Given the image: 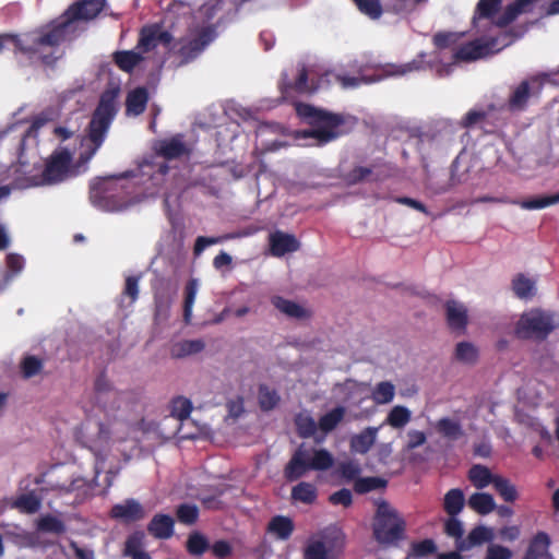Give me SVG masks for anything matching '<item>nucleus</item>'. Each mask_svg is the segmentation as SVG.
<instances>
[{"label":"nucleus","mask_w":559,"mask_h":559,"mask_svg":"<svg viewBox=\"0 0 559 559\" xmlns=\"http://www.w3.org/2000/svg\"><path fill=\"white\" fill-rule=\"evenodd\" d=\"M167 171L164 160H144L134 170L92 182L90 199L104 211H123L140 201L141 195H154Z\"/></svg>","instance_id":"1"},{"label":"nucleus","mask_w":559,"mask_h":559,"mask_svg":"<svg viewBox=\"0 0 559 559\" xmlns=\"http://www.w3.org/2000/svg\"><path fill=\"white\" fill-rule=\"evenodd\" d=\"M38 146L20 144L19 163L9 169L11 188L27 189L60 183L81 173L80 166H72V154L63 147L57 148L43 165Z\"/></svg>","instance_id":"2"},{"label":"nucleus","mask_w":559,"mask_h":559,"mask_svg":"<svg viewBox=\"0 0 559 559\" xmlns=\"http://www.w3.org/2000/svg\"><path fill=\"white\" fill-rule=\"evenodd\" d=\"M425 57L424 53L419 55V59ZM348 68L353 70L356 75H348L333 70H326L319 74L314 69H307L301 66L298 69V76L294 83V88L299 93L314 92L324 83L330 84L332 79L337 81L343 88H353L359 86L361 83H373L390 76H401L411 73L415 70L424 68L421 60H413L403 64L388 63L377 69V74L368 76L365 74V67L357 60L348 63Z\"/></svg>","instance_id":"3"},{"label":"nucleus","mask_w":559,"mask_h":559,"mask_svg":"<svg viewBox=\"0 0 559 559\" xmlns=\"http://www.w3.org/2000/svg\"><path fill=\"white\" fill-rule=\"evenodd\" d=\"M105 0H83L71 5L64 14L52 25V28L44 35L27 34L24 41L32 47L29 53L41 55L43 61L51 63L45 55V47H53L72 37L78 29V23L88 21L98 15L104 7Z\"/></svg>","instance_id":"4"},{"label":"nucleus","mask_w":559,"mask_h":559,"mask_svg":"<svg viewBox=\"0 0 559 559\" xmlns=\"http://www.w3.org/2000/svg\"><path fill=\"white\" fill-rule=\"evenodd\" d=\"M133 426L122 420L99 421L92 427L91 423H83L78 431V440L96 456L104 459V454L115 442H123L131 437Z\"/></svg>","instance_id":"5"},{"label":"nucleus","mask_w":559,"mask_h":559,"mask_svg":"<svg viewBox=\"0 0 559 559\" xmlns=\"http://www.w3.org/2000/svg\"><path fill=\"white\" fill-rule=\"evenodd\" d=\"M296 110L298 116L306 119L310 124L309 129L298 133L302 138H312L318 144H325L340 135L338 128L344 122L342 116L331 114L308 104H298Z\"/></svg>","instance_id":"6"},{"label":"nucleus","mask_w":559,"mask_h":559,"mask_svg":"<svg viewBox=\"0 0 559 559\" xmlns=\"http://www.w3.org/2000/svg\"><path fill=\"white\" fill-rule=\"evenodd\" d=\"M117 96L116 91H107L100 97L90 123V133L84 139V145L88 148V153L83 159L84 164L88 163L106 139L107 131L117 112Z\"/></svg>","instance_id":"7"},{"label":"nucleus","mask_w":559,"mask_h":559,"mask_svg":"<svg viewBox=\"0 0 559 559\" xmlns=\"http://www.w3.org/2000/svg\"><path fill=\"white\" fill-rule=\"evenodd\" d=\"M334 465V456L326 449L298 447L284 468L287 480L294 481L311 471L324 472Z\"/></svg>","instance_id":"8"},{"label":"nucleus","mask_w":559,"mask_h":559,"mask_svg":"<svg viewBox=\"0 0 559 559\" xmlns=\"http://www.w3.org/2000/svg\"><path fill=\"white\" fill-rule=\"evenodd\" d=\"M479 35L480 37L476 40L467 43L455 50L453 58L461 61H475L499 52L514 40L508 33L503 35L493 33Z\"/></svg>","instance_id":"9"},{"label":"nucleus","mask_w":559,"mask_h":559,"mask_svg":"<svg viewBox=\"0 0 559 559\" xmlns=\"http://www.w3.org/2000/svg\"><path fill=\"white\" fill-rule=\"evenodd\" d=\"M559 325V319L552 312L532 309L521 316L515 333L521 338H546Z\"/></svg>","instance_id":"10"},{"label":"nucleus","mask_w":559,"mask_h":559,"mask_svg":"<svg viewBox=\"0 0 559 559\" xmlns=\"http://www.w3.org/2000/svg\"><path fill=\"white\" fill-rule=\"evenodd\" d=\"M404 523L399 514L388 503L382 502L378 507L373 534L380 544H391L400 539L403 533Z\"/></svg>","instance_id":"11"},{"label":"nucleus","mask_w":559,"mask_h":559,"mask_svg":"<svg viewBox=\"0 0 559 559\" xmlns=\"http://www.w3.org/2000/svg\"><path fill=\"white\" fill-rule=\"evenodd\" d=\"M216 32L212 26L191 28L179 41L177 55L180 63L185 64L194 60L215 39Z\"/></svg>","instance_id":"12"},{"label":"nucleus","mask_w":559,"mask_h":559,"mask_svg":"<svg viewBox=\"0 0 559 559\" xmlns=\"http://www.w3.org/2000/svg\"><path fill=\"white\" fill-rule=\"evenodd\" d=\"M543 80L537 76H530L520 83L511 86L507 109L511 112H520L527 108L532 98L538 97L543 90Z\"/></svg>","instance_id":"13"},{"label":"nucleus","mask_w":559,"mask_h":559,"mask_svg":"<svg viewBox=\"0 0 559 559\" xmlns=\"http://www.w3.org/2000/svg\"><path fill=\"white\" fill-rule=\"evenodd\" d=\"M122 400V393L117 391L104 376L96 379L93 403L100 411L108 415L112 414L120 408Z\"/></svg>","instance_id":"14"},{"label":"nucleus","mask_w":559,"mask_h":559,"mask_svg":"<svg viewBox=\"0 0 559 559\" xmlns=\"http://www.w3.org/2000/svg\"><path fill=\"white\" fill-rule=\"evenodd\" d=\"M39 134L56 135L61 140H67L72 135V132L63 127H56L52 122L43 117H37L26 133L22 138V147L28 150V146H38Z\"/></svg>","instance_id":"15"},{"label":"nucleus","mask_w":559,"mask_h":559,"mask_svg":"<svg viewBox=\"0 0 559 559\" xmlns=\"http://www.w3.org/2000/svg\"><path fill=\"white\" fill-rule=\"evenodd\" d=\"M173 35L160 24H151L144 26L140 33V39L136 49L147 53L158 46L168 48L171 44Z\"/></svg>","instance_id":"16"},{"label":"nucleus","mask_w":559,"mask_h":559,"mask_svg":"<svg viewBox=\"0 0 559 559\" xmlns=\"http://www.w3.org/2000/svg\"><path fill=\"white\" fill-rule=\"evenodd\" d=\"M111 518L123 522H136L145 518L142 504L135 499H127L111 508Z\"/></svg>","instance_id":"17"},{"label":"nucleus","mask_w":559,"mask_h":559,"mask_svg":"<svg viewBox=\"0 0 559 559\" xmlns=\"http://www.w3.org/2000/svg\"><path fill=\"white\" fill-rule=\"evenodd\" d=\"M271 302L278 312L289 319L306 320L311 317V311L308 308L294 300L273 296Z\"/></svg>","instance_id":"18"},{"label":"nucleus","mask_w":559,"mask_h":559,"mask_svg":"<svg viewBox=\"0 0 559 559\" xmlns=\"http://www.w3.org/2000/svg\"><path fill=\"white\" fill-rule=\"evenodd\" d=\"M190 148L183 141L181 134H177L170 139L163 140L156 145V152L159 156L173 159L188 154Z\"/></svg>","instance_id":"19"},{"label":"nucleus","mask_w":559,"mask_h":559,"mask_svg":"<svg viewBox=\"0 0 559 559\" xmlns=\"http://www.w3.org/2000/svg\"><path fill=\"white\" fill-rule=\"evenodd\" d=\"M270 247L273 255L283 257L298 250L299 242L295 236L277 230L270 235Z\"/></svg>","instance_id":"20"},{"label":"nucleus","mask_w":559,"mask_h":559,"mask_svg":"<svg viewBox=\"0 0 559 559\" xmlns=\"http://www.w3.org/2000/svg\"><path fill=\"white\" fill-rule=\"evenodd\" d=\"M550 537L545 532H538L531 540L523 559H552L549 551Z\"/></svg>","instance_id":"21"},{"label":"nucleus","mask_w":559,"mask_h":559,"mask_svg":"<svg viewBox=\"0 0 559 559\" xmlns=\"http://www.w3.org/2000/svg\"><path fill=\"white\" fill-rule=\"evenodd\" d=\"M495 538L493 530L484 525L474 527L467 538L457 543L459 551H467L475 546H479L486 542H491Z\"/></svg>","instance_id":"22"},{"label":"nucleus","mask_w":559,"mask_h":559,"mask_svg":"<svg viewBox=\"0 0 559 559\" xmlns=\"http://www.w3.org/2000/svg\"><path fill=\"white\" fill-rule=\"evenodd\" d=\"M380 427H367L361 432L350 438V450L355 453L365 454L374 444Z\"/></svg>","instance_id":"23"},{"label":"nucleus","mask_w":559,"mask_h":559,"mask_svg":"<svg viewBox=\"0 0 559 559\" xmlns=\"http://www.w3.org/2000/svg\"><path fill=\"white\" fill-rule=\"evenodd\" d=\"M175 521L170 515L156 514L147 525L151 535L158 539H167L174 534Z\"/></svg>","instance_id":"24"},{"label":"nucleus","mask_w":559,"mask_h":559,"mask_svg":"<svg viewBox=\"0 0 559 559\" xmlns=\"http://www.w3.org/2000/svg\"><path fill=\"white\" fill-rule=\"evenodd\" d=\"M143 55L144 52L135 47L133 50L115 52L114 60L120 70L131 73L145 59Z\"/></svg>","instance_id":"25"},{"label":"nucleus","mask_w":559,"mask_h":559,"mask_svg":"<svg viewBox=\"0 0 559 559\" xmlns=\"http://www.w3.org/2000/svg\"><path fill=\"white\" fill-rule=\"evenodd\" d=\"M445 309L449 325L455 330H464L467 323L466 307L459 301L449 300Z\"/></svg>","instance_id":"26"},{"label":"nucleus","mask_w":559,"mask_h":559,"mask_svg":"<svg viewBox=\"0 0 559 559\" xmlns=\"http://www.w3.org/2000/svg\"><path fill=\"white\" fill-rule=\"evenodd\" d=\"M148 100L147 91L144 87H139L131 91L126 100V111L128 116H139L142 114Z\"/></svg>","instance_id":"27"},{"label":"nucleus","mask_w":559,"mask_h":559,"mask_svg":"<svg viewBox=\"0 0 559 559\" xmlns=\"http://www.w3.org/2000/svg\"><path fill=\"white\" fill-rule=\"evenodd\" d=\"M496 477H498V474L491 473L487 466L481 464H475L468 471V479L477 489L493 485Z\"/></svg>","instance_id":"28"},{"label":"nucleus","mask_w":559,"mask_h":559,"mask_svg":"<svg viewBox=\"0 0 559 559\" xmlns=\"http://www.w3.org/2000/svg\"><path fill=\"white\" fill-rule=\"evenodd\" d=\"M514 295L523 300L532 299L536 295V281L525 274H518L512 280Z\"/></svg>","instance_id":"29"},{"label":"nucleus","mask_w":559,"mask_h":559,"mask_svg":"<svg viewBox=\"0 0 559 559\" xmlns=\"http://www.w3.org/2000/svg\"><path fill=\"white\" fill-rule=\"evenodd\" d=\"M346 414V407L338 405L331 411L326 412L324 415H322L319 418L318 426L319 429L324 433L328 435L329 432L333 431L344 419Z\"/></svg>","instance_id":"30"},{"label":"nucleus","mask_w":559,"mask_h":559,"mask_svg":"<svg viewBox=\"0 0 559 559\" xmlns=\"http://www.w3.org/2000/svg\"><path fill=\"white\" fill-rule=\"evenodd\" d=\"M267 531L275 538L286 540L294 531V523L287 516L276 515L269 522Z\"/></svg>","instance_id":"31"},{"label":"nucleus","mask_w":559,"mask_h":559,"mask_svg":"<svg viewBox=\"0 0 559 559\" xmlns=\"http://www.w3.org/2000/svg\"><path fill=\"white\" fill-rule=\"evenodd\" d=\"M468 507L478 514L486 515L496 510L497 504L493 497L487 492H475L467 501Z\"/></svg>","instance_id":"32"},{"label":"nucleus","mask_w":559,"mask_h":559,"mask_svg":"<svg viewBox=\"0 0 559 559\" xmlns=\"http://www.w3.org/2000/svg\"><path fill=\"white\" fill-rule=\"evenodd\" d=\"M204 347L202 340H185L174 344L170 354L175 358H183L202 352Z\"/></svg>","instance_id":"33"},{"label":"nucleus","mask_w":559,"mask_h":559,"mask_svg":"<svg viewBox=\"0 0 559 559\" xmlns=\"http://www.w3.org/2000/svg\"><path fill=\"white\" fill-rule=\"evenodd\" d=\"M559 203V192L551 195H539L532 199L516 201L513 200L511 204H516L523 210L533 211V210H542L548 207L550 205H555Z\"/></svg>","instance_id":"34"},{"label":"nucleus","mask_w":559,"mask_h":559,"mask_svg":"<svg viewBox=\"0 0 559 559\" xmlns=\"http://www.w3.org/2000/svg\"><path fill=\"white\" fill-rule=\"evenodd\" d=\"M411 419L412 412L406 406L395 405L390 409L384 424L394 429H402L411 421Z\"/></svg>","instance_id":"35"},{"label":"nucleus","mask_w":559,"mask_h":559,"mask_svg":"<svg viewBox=\"0 0 559 559\" xmlns=\"http://www.w3.org/2000/svg\"><path fill=\"white\" fill-rule=\"evenodd\" d=\"M464 493L459 488L449 490L443 500V508L450 516H456L464 507Z\"/></svg>","instance_id":"36"},{"label":"nucleus","mask_w":559,"mask_h":559,"mask_svg":"<svg viewBox=\"0 0 559 559\" xmlns=\"http://www.w3.org/2000/svg\"><path fill=\"white\" fill-rule=\"evenodd\" d=\"M436 428L444 438L450 440H457L463 436L461 424L449 417L440 418L436 423Z\"/></svg>","instance_id":"37"},{"label":"nucleus","mask_w":559,"mask_h":559,"mask_svg":"<svg viewBox=\"0 0 559 559\" xmlns=\"http://www.w3.org/2000/svg\"><path fill=\"white\" fill-rule=\"evenodd\" d=\"M395 386L390 381H381L372 390L371 397L376 404L384 405L393 401Z\"/></svg>","instance_id":"38"},{"label":"nucleus","mask_w":559,"mask_h":559,"mask_svg":"<svg viewBox=\"0 0 559 559\" xmlns=\"http://www.w3.org/2000/svg\"><path fill=\"white\" fill-rule=\"evenodd\" d=\"M295 425L299 436L302 438L313 436L319 428L318 423L308 412L299 413L295 417Z\"/></svg>","instance_id":"39"},{"label":"nucleus","mask_w":559,"mask_h":559,"mask_svg":"<svg viewBox=\"0 0 559 559\" xmlns=\"http://www.w3.org/2000/svg\"><path fill=\"white\" fill-rule=\"evenodd\" d=\"M292 498L302 503H313L317 499V489L312 484L301 481L293 487Z\"/></svg>","instance_id":"40"},{"label":"nucleus","mask_w":559,"mask_h":559,"mask_svg":"<svg viewBox=\"0 0 559 559\" xmlns=\"http://www.w3.org/2000/svg\"><path fill=\"white\" fill-rule=\"evenodd\" d=\"M492 486L506 502H514L519 497L516 487L501 475L496 477Z\"/></svg>","instance_id":"41"},{"label":"nucleus","mask_w":559,"mask_h":559,"mask_svg":"<svg viewBox=\"0 0 559 559\" xmlns=\"http://www.w3.org/2000/svg\"><path fill=\"white\" fill-rule=\"evenodd\" d=\"M192 412V403L190 400L178 396L171 401L170 415L181 423L187 420Z\"/></svg>","instance_id":"42"},{"label":"nucleus","mask_w":559,"mask_h":559,"mask_svg":"<svg viewBox=\"0 0 559 559\" xmlns=\"http://www.w3.org/2000/svg\"><path fill=\"white\" fill-rule=\"evenodd\" d=\"M145 534L142 531L133 532L128 536L124 543L123 556L132 557L138 554H144L142 550L144 544Z\"/></svg>","instance_id":"43"},{"label":"nucleus","mask_w":559,"mask_h":559,"mask_svg":"<svg viewBox=\"0 0 559 559\" xmlns=\"http://www.w3.org/2000/svg\"><path fill=\"white\" fill-rule=\"evenodd\" d=\"M199 290V282L197 278H191L186 286V298L183 307V319L186 323L191 321L192 308L195 301V297Z\"/></svg>","instance_id":"44"},{"label":"nucleus","mask_w":559,"mask_h":559,"mask_svg":"<svg viewBox=\"0 0 559 559\" xmlns=\"http://www.w3.org/2000/svg\"><path fill=\"white\" fill-rule=\"evenodd\" d=\"M25 260L22 255L16 253H9L7 255V266L9 273L4 276V282L0 286V292L11 282L12 277L21 273L24 269Z\"/></svg>","instance_id":"45"},{"label":"nucleus","mask_w":559,"mask_h":559,"mask_svg":"<svg viewBox=\"0 0 559 559\" xmlns=\"http://www.w3.org/2000/svg\"><path fill=\"white\" fill-rule=\"evenodd\" d=\"M455 358L463 364H474L478 358V349L469 342H461L456 345Z\"/></svg>","instance_id":"46"},{"label":"nucleus","mask_w":559,"mask_h":559,"mask_svg":"<svg viewBox=\"0 0 559 559\" xmlns=\"http://www.w3.org/2000/svg\"><path fill=\"white\" fill-rule=\"evenodd\" d=\"M280 402V395L267 385H260L259 388V404L263 411L273 409Z\"/></svg>","instance_id":"47"},{"label":"nucleus","mask_w":559,"mask_h":559,"mask_svg":"<svg viewBox=\"0 0 559 559\" xmlns=\"http://www.w3.org/2000/svg\"><path fill=\"white\" fill-rule=\"evenodd\" d=\"M386 486V481L380 477H361L357 478L354 489L358 493H366Z\"/></svg>","instance_id":"48"},{"label":"nucleus","mask_w":559,"mask_h":559,"mask_svg":"<svg viewBox=\"0 0 559 559\" xmlns=\"http://www.w3.org/2000/svg\"><path fill=\"white\" fill-rule=\"evenodd\" d=\"M13 506L25 513H35L40 509L41 502L34 493L19 497Z\"/></svg>","instance_id":"49"},{"label":"nucleus","mask_w":559,"mask_h":559,"mask_svg":"<svg viewBox=\"0 0 559 559\" xmlns=\"http://www.w3.org/2000/svg\"><path fill=\"white\" fill-rule=\"evenodd\" d=\"M444 532L448 536L455 539V548L457 549V543L465 540L463 538L464 527L462 521L456 516H450L444 523Z\"/></svg>","instance_id":"50"},{"label":"nucleus","mask_w":559,"mask_h":559,"mask_svg":"<svg viewBox=\"0 0 559 559\" xmlns=\"http://www.w3.org/2000/svg\"><path fill=\"white\" fill-rule=\"evenodd\" d=\"M249 233L238 234L235 237L239 236H247ZM234 236H222V237H203L200 236L197 238L194 243V254L200 255L207 247L212 245H216L218 242H222L226 239L233 238Z\"/></svg>","instance_id":"51"},{"label":"nucleus","mask_w":559,"mask_h":559,"mask_svg":"<svg viewBox=\"0 0 559 559\" xmlns=\"http://www.w3.org/2000/svg\"><path fill=\"white\" fill-rule=\"evenodd\" d=\"M199 516V509L194 504L185 503L177 509V519L183 524H193Z\"/></svg>","instance_id":"52"},{"label":"nucleus","mask_w":559,"mask_h":559,"mask_svg":"<svg viewBox=\"0 0 559 559\" xmlns=\"http://www.w3.org/2000/svg\"><path fill=\"white\" fill-rule=\"evenodd\" d=\"M37 527L44 532L60 534L64 532V524L57 518L46 515L39 519Z\"/></svg>","instance_id":"53"},{"label":"nucleus","mask_w":559,"mask_h":559,"mask_svg":"<svg viewBox=\"0 0 559 559\" xmlns=\"http://www.w3.org/2000/svg\"><path fill=\"white\" fill-rule=\"evenodd\" d=\"M207 540L203 535L194 533L189 536L187 548L191 555L200 556L207 549Z\"/></svg>","instance_id":"54"},{"label":"nucleus","mask_w":559,"mask_h":559,"mask_svg":"<svg viewBox=\"0 0 559 559\" xmlns=\"http://www.w3.org/2000/svg\"><path fill=\"white\" fill-rule=\"evenodd\" d=\"M358 9L371 19L380 17L382 8L379 0H355Z\"/></svg>","instance_id":"55"},{"label":"nucleus","mask_w":559,"mask_h":559,"mask_svg":"<svg viewBox=\"0 0 559 559\" xmlns=\"http://www.w3.org/2000/svg\"><path fill=\"white\" fill-rule=\"evenodd\" d=\"M43 367V362L35 356H27L21 364L22 372L25 378H31L37 374Z\"/></svg>","instance_id":"56"},{"label":"nucleus","mask_w":559,"mask_h":559,"mask_svg":"<svg viewBox=\"0 0 559 559\" xmlns=\"http://www.w3.org/2000/svg\"><path fill=\"white\" fill-rule=\"evenodd\" d=\"M340 475L346 480H356L361 472L359 463L355 461L344 462L338 467Z\"/></svg>","instance_id":"57"},{"label":"nucleus","mask_w":559,"mask_h":559,"mask_svg":"<svg viewBox=\"0 0 559 559\" xmlns=\"http://www.w3.org/2000/svg\"><path fill=\"white\" fill-rule=\"evenodd\" d=\"M407 437V443L406 449L407 450H414L421 445H424L427 441V436L424 431L411 429L406 433Z\"/></svg>","instance_id":"58"},{"label":"nucleus","mask_w":559,"mask_h":559,"mask_svg":"<svg viewBox=\"0 0 559 559\" xmlns=\"http://www.w3.org/2000/svg\"><path fill=\"white\" fill-rule=\"evenodd\" d=\"M512 558V551L501 545L498 544H490L486 551V558L485 559H511Z\"/></svg>","instance_id":"59"},{"label":"nucleus","mask_w":559,"mask_h":559,"mask_svg":"<svg viewBox=\"0 0 559 559\" xmlns=\"http://www.w3.org/2000/svg\"><path fill=\"white\" fill-rule=\"evenodd\" d=\"M437 550V546L433 540L425 539L423 542L416 543L413 545L412 551L415 557H425L429 554H432Z\"/></svg>","instance_id":"60"},{"label":"nucleus","mask_w":559,"mask_h":559,"mask_svg":"<svg viewBox=\"0 0 559 559\" xmlns=\"http://www.w3.org/2000/svg\"><path fill=\"white\" fill-rule=\"evenodd\" d=\"M487 117V111L483 109H472L469 110L465 118L462 121V126L464 128H471L478 123H480Z\"/></svg>","instance_id":"61"},{"label":"nucleus","mask_w":559,"mask_h":559,"mask_svg":"<svg viewBox=\"0 0 559 559\" xmlns=\"http://www.w3.org/2000/svg\"><path fill=\"white\" fill-rule=\"evenodd\" d=\"M460 36L456 33H439L435 35L433 43L438 48L443 49L455 44Z\"/></svg>","instance_id":"62"},{"label":"nucleus","mask_w":559,"mask_h":559,"mask_svg":"<svg viewBox=\"0 0 559 559\" xmlns=\"http://www.w3.org/2000/svg\"><path fill=\"white\" fill-rule=\"evenodd\" d=\"M9 43H12L14 44V46L20 49L21 51L23 52H27L29 53L28 50L32 49V47H27V45L25 44L24 41V37L23 38H17L15 36H12V35H0V51L9 44Z\"/></svg>","instance_id":"63"},{"label":"nucleus","mask_w":559,"mask_h":559,"mask_svg":"<svg viewBox=\"0 0 559 559\" xmlns=\"http://www.w3.org/2000/svg\"><path fill=\"white\" fill-rule=\"evenodd\" d=\"M141 276H128L126 280L124 294L134 302L139 296V282Z\"/></svg>","instance_id":"64"}]
</instances>
